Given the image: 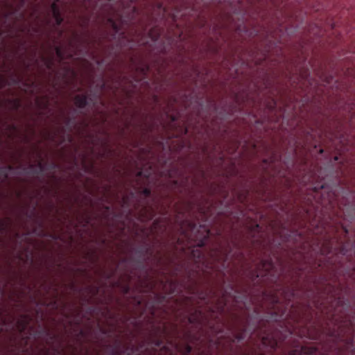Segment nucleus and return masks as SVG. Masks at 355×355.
<instances>
[{"label": "nucleus", "mask_w": 355, "mask_h": 355, "mask_svg": "<svg viewBox=\"0 0 355 355\" xmlns=\"http://www.w3.org/2000/svg\"><path fill=\"white\" fill-rule=\"evenodd\" d=\"M347 243H340V247L338 249H336L331 243V241L327 240L325 241L321 245H318L317 248V253H320L321 255H324L329 257V255L333 252H336L340 254L343 256L347 257L349 254V251L347 250Z\"/></svg>", "instance_id": "obj_9"}, {"label": "nucleus", "mask_w": 355, "mask_h": 355, "mask_svg": "<svg viewBox=\"0 0 355 355\" xmlns=\"http://www.w3.org/2000/svg\"><path fill=\"white\" fill-rule=\"evenodd\" d=\"M279 160V157L276 152L272 150L271 155L268 158L263 159L261 163V168L266 174L270 173V170L272 169L275 165L276 162Z\"/></svg>", "instance_id": "obj_16"}, {"label": "nucleus", "mask_w": 355, "mask_h": 355, "mask_svg": "<svg viewBox=\"0 0 355 355\" xmlns=\"http://www.w3.org/2000/svg\"><path fill=\"white\" fill-rule=\"evenodd\" d=\"M312 131H313V130H311V132H308V135H309V136L310 137H311V138L313 137V133H312Z\"/></svg>", "instance_id": "obj_52"}, {"label": "nucleus", "mask_w": 355, "mask_h": 355, "mask_svg": "<svg viewBox=\"0 0 355 355\" xmlns=\"http://www.w3.org/2000/svg\"><path fill=\"white\" fill-rule=\"evenodd\" d=\"M46 334L48 336L46 343L49 345L53 344L55 340L56 339V336L55 334L49 333V331L46 332Z\"/></svg>", "instance_id": "obj_30"}, {"label": "nucleus", "mask_w": 355, "mask_h": 355, "mask_svg": "<svg viewBox=\"0 0 355 355\" xmlns=\"http://www.w3.org/2000/svg\"><path fill=\"white\" fill-rule=\"evenodd\" d=\"M98 292V288H96L94 294L96 295Z\"/></svg>", "instance_id": "obj_57"}, {"label": "nucleus", "mask_w": 355, "mask_h": 355, "mask_svg": "<svg viewBox=\"0 0 355 355\" xmlns=\"http://www.w3.org/2000/svg\"><path fill=\"white\" fill-rule=\"evenodd\" d=\"M11 128H12V129H13V130H15V128H16V127H15L14 125H12L11 126Z\"/></svg>", "instance_id": "obj_59"}, {"label": "nucleus", "mask_w": 355, "mask_h": 355, "mask_svg": "<svg viewBox=\"0 0 355 355\" xmlns=\"http://www.w3.org/2000/svg\"><path fill=\"white\" fill-rule=\"evenodd\" d=\"M141 194L144 196L146 198H148L151 195V191L148 188H144L141 191Z\"/></svg>", "instance_id": "obj_33"}, {"label": "nucleus", "mask_w": 355, "mask_h": 355, "mask_svg": "<svg viewBox=\"0 0 355 355\" xmlns=\"http://www.w3.org/2000/svg\"><path fill=\"white\" fill-rule=\"evenodd\" d=\"M315 29H316V31H314L313 30V31H312L311 33H312L313 35H315V36H317V37H320V36L321 35V30H320V28L319 27H318V26H317V27L315 28Z\"/></svg>", "instance_id": "obj_37"}, {"label": "nucleus", "mask_w": 355, "mask_h": 355, "mask_svg": "<svg viewBox=\"0 0 355 355\" xmlns=\"http://www.w3.org/2000/svg\"><path fill=\"white\" fill-rule=\"evenodd\" d=\"M142 302H143V300H137V303H138V304H142Z\"/></svg>", "instance_id": "obj_54"}, {"label": "nucleus", "mask_w": 355, "mask_h": 355, "mask_svg": "<svg viewBox=\"0 0 355 355\" xmlns=\"http://www.w3.org/2000/svg\"><path fill=\"white\" fill-rule=\"evenodd\" d=\"M0 178H3V180H7L8 178V174L6 172V168L3 166L0 165Z\"/></svg>", "instance_id": "obj_31"}, {"label": "nucleus", "mask_w": 355, "mask_h": 355, "mask_svg": "<svg viewBox=\"0 0 355 355\" xmlns=\"http://www.w3.org/2000/svg\"><path fill=\"white\" fill-rule=\"evenodd\" d=\"M180 229L183 236L188 240H193L196 245L202 248L209 241L213 233L206 224H198L184 217L180 223Z\"/></svg>", "instance_id": "obj_6"}, {"label": "nucleus", "mask_w": 355, "mask_h": 355, "mask_svg": "<svg viewBox=\"0 0 355 355\" xmlns=\"http://www.w3.org/2000/svg\"><path fill=\"white\" fill-rule=\"evenodd\" d=\"M160 284L163 291L169 295L175 294L178 291L179 282L176 279L167 278L166 280H160Z\"/></svg>", "instance_id": "obj_15"}, {"label": "nucleus", "mask_w": 355, "mask_h": 355, "mask_svg": "<svg viewBox=\"0 0 355 355\" xmlns=\"http://www.w3.org/2000/svg\"><path fill=\"white\" fill-rule=\"evenodd\" d=\"M10 83L9 85H18L21 81L22 78L17 75H12L10 78Z\"/></svg>", "instance_id": "obj_28"}, {"label": "nucleus", "mask_w": 355, "mask_h": 355, "mask_svg": "<svg viewBox=\"0 0 355 355\" xmlns=\"http://www.w3.org/2000/svg\"><path fill=\"white\" fill-rule=\"evenodd\" d=\"M221 295L213 288H207L205 289L195 288L192 293L195 295L200 302L205 304L208 309V311L211 313L223 315L225 312V308L230 300L234 302H243L245 307V302L248 297V291L245 289L243 291L242 297L239 296L240 292L237 285L234 282H230L225 287L221 286Z\"/></svg>", "instance_id": "obj_4"}, {"label": "nucleus", "mask_w": 355, "mask_h": 355, "mask_svg": "<svg viewBox=\"0 0 355 355\" xmlns=\"http://www.w3.org/2000/svg\"><path fill=\"white\" fill-rule=\"evenodd\" d=\"M139 284L141 293H148L149 295L153 296L159 303L165 301L166 296L164 294L155 291L156 283L153 279L146 277V279L141 281Z\"/></svg>", "instance_id": "obj_10"}, {"label": "nucleus", "mask_w": 355, "mask_h": 355, "mask_svg": "<svg viewBox=\"0 0 355 355\" xmlns=\"http://www.w3.org/2000/svg\"><path fill=\"white\" fill-rule=\"evenodd\" d=\"M179 214H182L183 217H184V214H185L184 212L179 211Z\"/></svg>", "instance_id": "obj_60"}, {"label": "nucleus", "mask_w": 355, "mask_h": 355, "mask_svg": "<svg viewBox=\"0 0 355 355\" xmlns=\"http://www.w3.org/2000/svg\"><path fill=\"white\" fill-rule=\"evenodd\" d=\"M175 347L182 354L189 355L192 351V347L189 343H184L182 345L175 344Z\"/></svg>", "instance_id": "obj_24"}, {"label": "nucleus", "mask_w": 355, "mask_h": 355, "mask_svg": "<svg viewBox=\"0 0 355 355\" xmlns=\"http://www.w3.org/2000/svg\"><path fill=\"white\" fill-rule=\"evenodd\" d=\"M173 329H174V330H175V331H177V329H178V326H177V324H173Z\"/></svg>", "instance_id": "obj_53"}, {"label": "nucleus", "mask_w": 355, "mask_h": 355, "mask_svg": "<svg viewBox=\"0 0 355 355\" xmlns=\"http://www.w3.org/2000/svg\"><path fill=\"white\" fill-rule=\"evenodd\" d=\"M306 257H307L306 255L303 254V258H304V259H306Z\"/></svg>", "instance_id": "obj_61"}, {"label": "nucleus", "mask_w": 355, "mask_h": 355, "mask_svg": "<svg viewBox=\"0 0 355 355\" xmlns=\"http://www.w3.org/2000/svg\"><path fill=\"white\" fill-rule=\"evenodd\" d=\"M297 236H299L300 239H302V235L301 233H297Z\"/></svg>", "instance_id": "obj_55"}, {"label": "nucleus", "mask_w": 355, "mask_h": 355, "mask_svg": "<svg viewBox=\"0 0 355 355\" xmlns=\"http://www.w3.org/2000/svg\"><path fill=\"white\" fill-rule=\"evenodd\" d=\"M194 297H184V305L189 306V311L188 313L189 315L187 316V319L189 324L201 325L203 320L205 319V314L201 309L200 302L195 303Z\"/></svg>", "instance_id": "obj_8"}, {"label": "nucleus", "mask_w": 355, "mask_h": 355, "mask_svg": "<svg viewBox=\"0 0 355 355\" xmlns=\"http://www.w3.org/2000/svg\"><path fill=\"white\" fill-rule=\"evenodd\" d=\"M3 166L6 168V172L8 173V174H9V172L12 171L13 170V168H14L12 165H6V166Z\"/></svg>", "instance_id": "obj_41"}, {"label": "nucleus", "mask_w": 355, "mask_h": 355, "mask_svg": "<svg viewBox=\"0 0 355 355\" xmlns=\"http://www.w3.org/2000/svg\"><path fill=\"white\" fill-rule=\"evenodd\" d=\"M304 270V267L295 266H291L286 271L282 261L277 267L270 257L261 259L255 269L250 270L248 276L253 284L259 281L276 284V288L270 295V313L263 318L258 309L255 308L253 318L248 315L242 319L234 315V322L231 324L217 318L219 326L216 327L213 325L210 328L218 337L215 341L210 339V343H214L217 349L224 351L227 355H252L241 346L234 347V344L245 340L248 336L250 339L255 336L262 347L275 350L286 336L278 337L277 333L273 331L270 322L290 319L293 322L291 328L288 329L287 333L290 334L298 327L311 324L313 318L311 303L308 302L305 305L291 304L297 294V284ZM200 355L212 354L202 352Z\"/></svg>", "instance_id": "obj_1"}, {"label": "nucleus", "mask_w": 355, "mask_h": 355, "mask_svg": "<svg viewBox=\"0 0 355 355\" xmlns=\"http://www.w3.org/2000/svg\"><path fill=\"white\" fill-rule=\"evenodd\" d=\"M135 70L139 73L140 78H137L135 75L129 78L126 76L120 73L116 74L110 78L111 83H106L103 78L100 85V89L101 91L109 90L114 95H116V93L119 89L127 96H130L132 93L137 89L138 85L141 84L140 82L146 79L149 68L147 65L136 67Z\"/></svg>", "instance_id": "obj_5"}, {"label": "nucleus", "mask_w": 355, "mask_h": 355, "mask_svg": "<svg viewBox=\"0 0 355 355\" xmlns=\"http://www.w3.org/2000/svg\"><path fill=\"white\" fill-rule=\"evenodd\" d=\"M184 204L185 207V212H188L189 214H191L193 209L196 208L202 217L207 216L208 211L206 210V208L202 205V202L195 199H189L184 200Z\"/></svg>", "instance_id": "obj_11"}, {"label": "nucleus", "mask_w": 355, "mask_h": 355, "mask_svg": "<svg viewBox=\"0 0 355 355\" xmlns=\"http://www.w3.org/2000/svg\"><path fill=\"white\" fill-rule=\"evenodd\" d=\"M123 291L124 294H128L130 291V286L128 284H125L123 286Z\"/></svg>", "instance_id": "obj_36"}, {"label": "nucleus", "mask_w": 355, "mask_h": 355, "mask_svg": "<svg viewBox=\"0 0 355 355\" xmlns=\"http://www.w3.org/2000/svg\"><path fill=\"white\" fill-rule=\"evenodd\" d=\"M132 12L127 14L125 10H115L112 8V12L107 16V24L116 33H120L125 25L131 23L137 15L135 6H131Z\"/></svg>", "instance_id": "obj_7"}, {"label": "nucleus", "mask_w": 355, "mask_h": 355, "mask_svg": "<svg viewBox=\"0 0 355 355\" xmlns=\"http://www.w3.org/2000/svg\"><path fill=\"white\" fill-rule=\"evenodd\" d=\"M43 59H44V62H45V64H46V67H47L48 69H51L52 65H53V62H52V60H47V59H46L45 58H43Z\"/></svg>", "instance_id": "obj_35"}, {"label": "nucleus", "mask_w": 355, "mask_h": 355, "mask_svg": "<svg viewBox=\"0 0 355 355\" xmlns=\"http://www.w3.org/2000/svg\"><path fill=\"white\" fill-rule=\"evenodd\" d=\"M130 123L129 122H128V123H127L125 124V128H121V135H123V134H124V132H125V129H126V128H128L130 127Z\"/></svg>", "instance_id": "obj_43"}, {"label": "nucleus", "mask_w": 355, "mask_h": 355, "mask_svg": "<svg viewBox=\"0 0 355 355\" xmlns=\"http://www.w3.org/2000/svg\"><path fill=\"white\" fill-rule=\"evenodd\" d=\"M168 334V329L166 324H164L162 327H157V332L155 333V338L153 339V343L157 347H163L165 349L166 352H170L171 350L166 346H163L164 340L162 338V335L166 336Z\"/></svg>", "instance_id": "obj_14"}, {"label": "nucleus", "mask_w": 355, "mask_h": 355, "mask_svg": "<svg viewBox=\"0 0 355 355\" xmlns=\"http://www.w3.org/2000/svg\"><path fill=\"white\" fill-rule=\"evenodd\" d=\"M148 253H150V250L148 248H139L137 249L136 254L139 255L138 262L142 263L145 261V256Z\"/></svg>", "instance_id": "obj_26"}, {"label": "nucleus", "mask_w": 355, "mask_h": 355, "mask_svg": "<svg viewBox=\"0 0 355 355\" xmlns=\"http://www.w3.org/2000/svg\"><path fill=\"white\" fill-rule=\"evenodd\" d=\"M110 350V355H121L122 352L119 348H107Z\"/></svg>", "instance_id": "obj_32"}, {"label": "nucleus", "mask_w": 355, "mask_h": 355, "mask_svg": "<svg viewBox=\"0 0 355 355\" xmlns=\"http://www.w3.org/2000/svg\"><path fill=\"white\" fill-rule=\"evenodd\" d=\"M324 293H325L326 291ZM327 293L328 295L327 299H321L322 296L318 294L311 303L322 314L327 315V317H331V321L335 322L338 326V331L334 329L330 331L329 334L336 339H341V334L343 332V327L346 326L348 331H354V321L346 315L344 318L341 316V320L338 322L336 317L342 309L347 306V304L344 299L338 296L337 288L334 286L329 285Z\"/></svg>", "instance_id": "obj_3"}, {"label": "nucleus", "mask_w": 355, "mask_h": 355, "mask_svg": "<svg viewBox=\"0 0 355 355\" xmlns=\"http://www.w3.org/2000/svg\"><path fill=\"white\" fill-rule=\"evenodd\" d=\"M148 35L150 40H152V42H155L159 40L161 33L159 28H157V27H153L148 31Z\"/></svg>", "instance_id": "obj_25"}, {"label": "nucleus", "mask_w": 355, "mask_h": 355, "mask_svg": "<svg viewBox=\"0 0 355 355\" xmlns=\"http://www.w3.org/2000/svg\"><path fill=\"white\" fill-rule=\"evenodd\" d=\"M45 102L43 103V107L47 108L49 107V99L47 96H44ZM40 105L42 104L41 102H37Z\"/></svg>", "instance_id": "obj_38"}, {"label": "nucleus", "mask_w": 355, "mask_h": 355, "mask_svg": "<svg viewBox=\"0 0 355 355\" xmlns=\"http://www.w3.org/2000/svg\"><path fill=\"white\" fill-rule=\"evenodd\" d=\"M161 222V218H157L154 220L153 222V226L155 228H156L159 225V223Z\"/></svg>", "instance_id": "obj_42"}, {"label": "nucleus", "mask_w": 355, "mask_h": 355, "mask_svg": "<svg viewBox=\"0 0 355 355\" xmlns=\"http://www.w3.org/2000/svg\"><path fill=\"white\" fill-rule=\"evenodd\" d=\"M85 51H86V53H87L89 52V49L87 48H86Z\"/></svg>", "instance_id": "obj_62"}, {"label": "nucleus", "mask_w": 355, "mask_h": 355, "mask_svg": "<svg viewBox=\"0 0 355 355\" xmlns=\"http://www.w3.org/2000/svg\"><path fill=\"white\" fill-rule=\"evenodd\" d=\"M56 166H56V164H54V163H52V164H51V168L52 169L55 168H56Z\"/></svg>", "instance_id": "obj_49"}, {"label": "nucleus", "mask_w": 355, "mask_h": 355, "mask_svg": "<svg viewBox=\"0 0 355 355\" xmlns=\"http://www.w3.org/2000/svg\"><path fill=\"white\" fill-rule=\"evenodd\" d=\"M318 267H322V263L320 261V263H318Z\"/></svg>", "instance_id": "obj_58"}, {"label": "nucleus", "mask_w": 355, "mask_h": 355, "mask_svg": "<svg viewBox=\"0 0 355 355\" xmlns=\"http://www.w3.org/2000/svg\"><path fill=\"white\" fill-rule=\"evenodd\" d=\"M75 120V117L71 119L70 116H65L64 119L65 127L62 128V131L65 132L66 129L71 130V125L73 123V121Z\"/></svg>", "instance_id": "obj_27"}, {"label": "nucleus", "mask_w": 355, "mask_h": 355, "mask_svg": "<svg viewBox=\"0 0 355 355\" xmlns=\"http://www.w3.org/2000/svg\"><path fill=\"white\" fill-rule=\"evenodd\" d=\"M157 207L148 204L141 205L138 213V218L141 222L149 221L156 215Z\"/></svg>", "instance_id": "obj_12"}, {"label": "nucleus", "mask_w": 355, "mask_h": 355, "mask_svg": "<svg viewBox=\"0 0 355 355\" xmlns=\"http://www.w3.org/2000/svg\"><path fill=\"white\" fill-rule=\"evenodd\" d=\"M172 120H173V121H175V117H174V116L172 118Z\"/></svg>", "instance_id": "obj_63"}, {"label": "nucleus", "mask_w": 355, "mask_h": 355, "mask_svg": "<svg viewBox=\"0 0 355 355\" xmlns=\"http://www.w3.org/2000/svg\"><path fill=\"white\" fill-rule=\"evenodd\" d=\"M6 227V225L5 223L3 221H1L0 222V230L1 231H3V230H5Z\"/></svg>", "instance_id": "obj_44"}, {"label": "nucleus", "mask_w": 355, "mask_h": 355, "mask_svg": "<svg viewBox=\"0 0 355 355\" xmlns=\"http://www.w3.org/2000/svg\"><path fill=\"white\" fill-rule=\"evenodd\" d=\"M52 3L50 7V12L52 15V17L55 21V25L59 26L63 21V18L62 17L61 11L59 6L58 5V1H51Z\"/></svg>", "instance_id": "obj_18"}, {"label": "nucleus", "mask_w": 355, "mask_h": 355, "mask_svg": "<svg viewBox=\"0 0 355 355\" xmlns=\"http://www.w3.org/2000/svg\"><path fill=\"white\" fill-rule=\"evenodd\" d=\"M154 101L156 103H159V98L157 96H154Z\"/></svg>", "instance_id": "obj_47"}, {"label": "nucleus", "mask_w": 355, "mask_h": 355, "mask_svg": "<svg viewBox=\"0 0 355 355\" xmlns=\"http://www.w3.org/2000/svg\"><path fill=\"white\" fill-rule=\"evenodd\" d=\"M88 97L85 94H78L74 97V103L79 109H84L88 105Z\"/></svg>", "instance_id": "obj_22"}, {"label": "nucleus", "mask_w": 355, "mask_h": 355, "mask_svg": "<svg viewBox=\"0 0 355 355\" xmlns=\"http://www.w3.org/2000/svg\"><path fill=\"white\" fill-rule=\"evenodd\" d=\"M261 230V227L259 226V225L257 224L254 228H253V232H257V233H259Z\"/></svg>", "instance_id": "obj_39"}, {"label": "nucleus", "mask_w": 355, "mask_h": 355, "mask_svg": "<svg viewBox=\"0 0 355 355\" xmlns=\"http://www.w3.org/2000/svg\"><path fill=\"white\" fill-rule=\"evenodd\" d=\"M225 279H223V284H225Z\"/></svg>", "instance_id": "obj_64"}, {"label": "nucleus", "mask_w": 355, "mask_h": 355, "mask_svg": "<svg viewBox=\"0 0 355 355\" xmlns=\"http://www.w3.org/2000/svg\"><path fill=\"white\" fill-rule=\"evenodd\" d=\"M15 107H16V108H18V107H19V101L18 100H16V101H15Z\"/></svg>", "instance_id": "obj_48"}, {"label": "nucleus", "mask_w": 355, "mask_h": 355, "mask_svg": "<svg viewBox=\"0 0 355 355\" xmlns=\"http://www.w3.org/2000/svg\"><path fill=\"white\" fill-rule=\"evenodd\" d=\"M250 189L248 187H244L240 191H237L236 189L233 191V194L235 198L241 204L245 205L248 201V197L250 196Z\"/></svg>", "instance_id": "obj_19"}, {"label": "nucleus", "mask_w": 355, "mask_h": 355, "mask_svg": "<svg viewBox=\"0 0 355 355\" xmlns=\"http://www.w3.org/2000/svg\"><path fill=\"white\" fill-rule=\"evenodd\" d=\"M347 343H350V344L353 346V338H350V339L347 341Z\"/></svg>", "instance_id": "obj_50"}, {"label": "nucleus", "mask_w": 355, "mask_h": 355, "mask_svg": "<svg viewBox=\"0 0 355 355\" xmlns=\"http://www.w3.org/2000/svg\"><path fill=\"white\" fill-rule=\"evenodd\" d=\"M192 70H193V72L195 73V75H196V76H199L200 72H199V70H198V67H196V66H192Z\"/></svg>", "instance_id": "obj_40"}, {"label": "nucleus", "mask_w": 355, "mask_h": 355, "mask_svg": "<svg viewBox=\"0 0 355 355\" xmlns=\"http://www.w3.org/2000/svg\"><path fill=\"white\" fill-rule=\"evenodd\" d=\"M31 321V318L28 314H21L16 322V327L19 333H23L27 329Z\"/></svg>", "instance_id": "obj_20"}, {"label": "nucleus", "mask_w": 355, "mask_h": 355, "mask_svg": "<svg viewBox=\"0 0 355 355\" xmlns=\"http://www.w3.org/2000/svg\"><path fill=\"white\" fill-rule=\"evenodd\" d=\"M191 182H192V184H193V186H197L198 184V180H197L196 178H193L191 180Z\"/></svg>", "instance_id": "obj_45"}, {"label": "nucleus", "mask_w": 355, "mask_h": 355, "mask_svg": "<svg viewBox=\"0 0 355 355\" xmlns=\"http://www.w3.org/2000/svg\"><path fill=\"white\" fill-rule=\"evenodd\" d=\"M55 51L60 60H63L65 58L64 52L61 46H55Z\"/></svg>", "instance_id": "obj_29"}, {"label": "nucleus", "mask_w": 355, "mask_h": 355, "mask_svg": "<svg viewBox=\"0 0 355 355\" xmlns=\"http://www.w3.org/2000/svg\"><path fill=\"white\" fill-rule=\"evenodd\" d=\"M276 106H277L276 101L275 99H272V102L270 103V104L268 105V107L271 112H273V111H275Z\"/></svg>", "instance_id": "obj_34"}, {"label": "nucleus", "mask_w": 355, "mask_h": 355, "mask_svg": "<svg viewBox=\"0 0 355 355\" xmlns=\"http://www.w3.org/2000/svg\"><path fill=\"white\" fill-rule=\"evenodd\" d=\"M317 352L315 347H302L300 349H295L291 350L288 355H313Z\"/></svg>", "instance_id": "obj_21"}, {"label": "nucleus", "mask_w": 355, "mask_h": 355, "mask_svg": "<svg viewBox=\"0 0 355 355\" xmlns=\"http://www.w3.org/2000/svg\"><path fill=\"white\" fill-rule=\"evenodd\" d=\"M45 171V166L41 162L37 164H30L27 173L32 175H40Z\"/></svg>", "instance_id": "obj_23"}, {"label": "nucleus", "mask_w": 355, "mask_h": 355, "mask_svg": "<svg viewBox=\"0 0 355 355\" xmlns=\"http://www.w3.org/2000/svg\"><path fill=\"white\" fill-rule=\"evenodd\" d=\"M168 176H169L170 178H173V173L171 171L168 172Z\"/></svg>", "instance_id": "obj_51"}, {"label": "nucleus", "mask_w": 355, "mask_h": 355, "mask_svg": "<svg viewBox=\"0 0 355 355\" xmlns=\"http://www.w3.org/2000/svg\"><path fill=\"white\" fill-rule=\"evenodd\" d=\"M215 243L210 248L208 257L200 249L193 250L192 254L196 262L205 264V273L212 275L213 273L225 275L230 263L244 259L242 252V243L236 234L222 235L221 230H216Z\"/></svg>", "instance_id": "obj_2"}, {"label": "nucleus", "mask_w": 355, "mask_h": 355, "mask_svg": "<svg viewBox=\"0 0 355 355\" xmlns=\"http://www.w3.org/2000/svg\"><path fill=\"white\" fill-rule=\"evenodd\" d=\"M177 173H179L180 176V180H173L174 186L180 190V192H182V191H187L189 194L193 192V189L189 186V179L190 177L188 175H184L182 172H179L177 169Z\"/></svg>", "instance_id": "obj_13"}, {"label": "nucleus", "mask_w": 355, "mask_h": 355, "mask_svg": "<svg viewBox=\"0 0 355 355\" xmlns=\"http://www.w3.org/2000/svg\"><path fill=\"white\" fill-rule=\"evenodd\" d=\"M107 348H119L122 352L121 355H133L139 349L132 345H122L119 340H116L115 346L107 345Z\"/></svg>", "instance_id": "obj_17"}, {"label": "nucleus", "mask_w": 355, "mask_h": 355, "mask_svg": "<svg viewBox=\"0 0 355 355\" xmlns=\"http://www.w3.org/2000/svg\"><path fill=\"white\" fill-rule=\"evenodd\" d=\"M199 172H200V175L202 176V178H205V172L202 169H201V168L199 169Z\"/></svg>", "instance_id": "obj_46"}, {"label": "nucleus", "mask_w": 355, "mask_h": 355, "mask_svg": "<svg viewBox=\"0 0 355 355\" xmlns=\"http://www.w3.org/2000/svg\"><path fill=\"white\" fill-rule=\"evenodd\" d=\"M191 335V332H187V336L188 337H190Z\"/></svg>", "instance_id": "obj_56"}]
</instances>
